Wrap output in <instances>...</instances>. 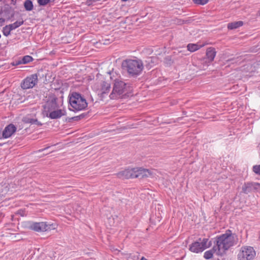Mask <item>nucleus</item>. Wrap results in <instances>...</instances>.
<instances>
[{
  "label": "nucleus",
  "mask_w": 260,
  "mask_h": 260,
  "mask_svg": "<svg viewBox=\"0 0 260 260\" xmlns=\"http://www.w3.org/2000/svg\"><path fill=\"white\" fill-rule=\"evenodd\" d=\"M21 61L22 62V64H27L32 61H33L34 58L32 56L27 55H25L21 58Z\"/></svg>",
  "instance_id": "nucleus-26"
},
{
  "label": "nucleus",
  "mask_w": 260,
  "mask_h": 260,
  "mask_svg": "<svg viewBox=\"0 0 260 260\" xmlns=\"http://www.w3.org/2000/svg\"><path fill=\"white\" fill-rule=\"evenodd\" d=\"M0 2H1L2 4H4L5 5L8 4L7 3L6 0H0Z\"/></svg>",
  "instance_id": "nucleus-49"
},
{
  "label": "nucleus",
  "mask_w": 260,
  "mask_h": 260,
  "mask_svg": "<svg viewBox=\"0 0 260 260\" xmlns=\"http://www.w3.org/2000/svg\"><path fill=\"white\" fill-rule=\"evenodd\" d=\"M192 1L195 4L204 5L209 2V0H192Z\"/></svg>",
  "instance_id": "nucleus-33"
},
{
  "label": "nucleus",
  "mask_w": 260,
  "mask_h": 260,
  "mask_svg": "<svg viewBox=\"0 0 260 260\" xmlns=\"http://www.w3.org/2000/svg\"><path fill=\"white\" fill-rule=\"evenodd\" d=\"M21 225L25 229L37 232H45V228H46V222H37L32 221H26L22 222Z\"/></svg>",
  "instance_id": "nucleus-7"
},
{
  "label": "nucleus",
  "mask_w": 260,
  "mask_h": 260,
  "mask_svg": "<svg viewBox=\"0 0 260 260\" xmlns=\"http://www.w3.org/2000/svg\"><path fill=\"white\" fill-rule=\"evenodd\" d=\"M5 7H4V12L7 15H9L11 13L12 8L8 4L5 5Z\"/></svg>",
  "instance_id": "nucleus-34"
},
{
  "label": "nucleus",
  "mask_w": 260,
  "mask_h": 260,
  "mask_svg": "<svg viewBox=\"0 0 260 260\" xmlns=\"http://www.w3.org/2000/svg\"><path fill=\"white\" fill-rule=\"evenodd\" d=\"M135 168H128L124 170L119 172L116 174L117 176L122 179H127L129 178H135Z\"/></svg>",
  "instance_id": "nucleus-9"
},
{
  "label": "nucleus",
  "mask_w": 260,
  "mask_h": 260,
  "mask_svg": "<svg viewBox=\"0 0 260 260\" xmlns=\"http://www.w3.org/2000/svg\"><path fill=\"white\" fill-rule=\"evenodd\" d=\"M158 62V57L157 56H150L147 57L145 61V66L148 69L150 70Z\"/></svg>",
  "instance_id": "nucleus-15"
},
{
  "label": "nucleus",
  "mask_w": 260,
  "mask_h": 260,
  "mask_svg": "<svg viewBox=\"0 0 260 260\" xmlns=\"http://www.w3.org/2000/svg\"><path fill=\"white\" fill-rule=\"evenodd\" d=\"M91 101H93V98H92V96H91Z\"/></svg>",
  "instance_id": "nucleus-58"
},
{
  "label": "nucleus",
  "mask_w": 260,
  "mask_h": 260,
  "mask_svg": "<svg viewBox=\"0 0 260 260\" xmlns=\"http://www.w3.org/2000/svg\"><path fill=\"white\" fill-rule=\"evenodd\" d=\"M3 12H4V10H1L0 11V16L2 15Z\"/></svg>",
  "instance_id": "nucleus-52"
},
{
  "label": "nucleus",
  "mask_w": 260,
  "mask_h": 260,
  "mask_svg": "<svg viewBox=\"0 0 260 260\" xmlns=\"http://www.w3.org/2000/svg\"><path fill=\"white\" fill-rule=\"evenodd\" d=\"M46 228H45V232L50 231L52 230H55L57 227V224L56 223H50L46 222Z\"/></svg>",
  "instance_id": "nucleus-25"
},
{
  "label": "nucleus",
  "mask_w": 260,
  "mask_h": 260,
  "mask_svg": "<svg viewBox=\"0 0 260 260\" xmlns=\"http://www.w3.org/2000/svg\"><path fill=\"white\" fill-rule=\"evenodd\" d=\"M198 241H200V243L202 244V246L205 249H206L207 248V247L206 246V244L209 241V239L208 238H203L202 239L201 238L198 239Z\"/></svg>",
  "instance_id": "nucleus-29"
},
{
  "label": "nucleus",
  "mask_w": 260,
  "mask_h": 260,
  "mask_svg": "<svg viewBox=\"0 0 260 260\" xmlns=\"http://www.w3.org/2000/svg\"><path fill=\"white\" fill-rule=\"evenodd\" d=\"M11 64L13 66H16L22 64V62L21 61V59H20L18 60L13 61Z\"/></svg>",
  "instance_id": "nucleus-39"
},
{
  "label": "nucleus",
  "mask_w": 260,
  "mask_h": 260,
  "mask_svg": "<svg viewBox=\"0 0 260 260\" xmlns=\"http://www.w3.org/2000/svg\"><path fill=\"white\" fill-rule=\"evenodd\" d=\"M90 113V111H88L87 112L83 113L81 114L80 115L78 116H76L72 117V119H73V121H78L82 119L86 118L89 117V114Z\"/></svg>",
  "instance_id": "nucleus-21"
},
{
  "label": "nucleus",
  "mask_w": 260,
  "mask_h": 260,
  "mask_svg": "<svg viewBox=\"0 0 260 260\" xmlns=\"http://www.w3.org/2000/svg\"><path fill=\"white\" fill-rule=\"evenodd\" d=\"M55 0H50V3L54 2Z\"/></svg>",
  "instance_id": "nucleus-56"
},
{
  "label": "nucleus",
  "mask_w": 260,
  "mask_h": 260,
  "mask_svg": "<svg viewBox=\"0 0 260 260\" xmlns=\"http://www.w3.org/2000/svg\"><path fill=\"white\" fill-rule=\"evenodd\" d=\"M11 31L12 30H10V28L7 25L4 26L2 30L3 35L6 37L9 36L11 34Z\"/></svg>",
  "instance_id": "nucleus-28"
},
{
  "label": "nucleus",
  "mask_w": 260,
  "mask_h": 260,
  "mask_svg": "<svg viewBox=\"0 0 260 260\" xmlns=\"http://www.w3.org/2000/svg\"><path fill=\"white\" fill-rule=\"evenodd\" d=\"M217 244L221 245L223 252H225L231 247L236 245L238 242V236L232 233L230 230H226L224 234L216 236Z\"/></svg>",
  "instance_id": "nucleus-4"
},
{
  "label": "nucleus",
  "mask_w": 260,
  "mask_h": 260,
  "mask_svg": "<svg viewBox=\"0 0 260 260\" xmlns=\"http://www.w3.org/2000/svg\"><path fill=\"white\" fill-rule=\"evenodd\" d=\"M35 74L37 75V81L38 80V77L41 78L46 75V74H44V71L43 69L39 70L37 73Z\"/></svg>",
  "instance_id": "nucleus-37"
},
{
  "label": "nucleus",
  "mask_w": 260,
  "mask_h": 260,
  "mask_svg": "<svg viewBox=\"0 0 260 260\" xmlns=\"http://www.w3.org/2000/svg\"><path fill=\"white\" fill-rule=\"evenodd\" d=\"M3 138L2 137V134H1V130L0 129V139Z\"/></svg>",
  "instance_id": "nucleus-54"
},
{
  "label": "nucleus",
  "mask_w": 260,
  "mask_h": 260,
  "mask_svg": "<svg viewBox=\"0 0 260 260\" xmlns=\"http://www.w3.org/2000/svg\"><path fill=\"white\" fill-rule=\"evenodd\" d=\"M111 89V83L108 81H103L101 84L100 91L98 93V95L103 100L105 97V94H108Z\"/></svg>",
  "instance_id": "nucleus-11"
},
{
  "label": "nucleus",
  "mask_w": 260,
  "mask_h": 260,
  "mask_svg": "<svg viewBox=\"0 0 260 260\" xmlns=\"http://www.w3.org/2000/svg\"><path fill=\"white\" fill-rule=\"evenodd\" d=\"M14 16V9H13V13L11 15V17H13Z\"/></svg>",
  "instance_id": "nucleus-51"
},
{
  "label": "nucleus",
  "mask_w": 260,
  "mask_h": 260,
  "mask_svg": "<svg viewBox=\"0 0 260 260\" xmlns=\"http://www.w3.org/2000/svg\"><path fill=\"white\" fill-rule=\"evenodd\" d=\"M213 256V254L212 253L211 251L208 250L206 251L204 254V258L206 259H209L212 258Z\"/></svg>",
  "instance_id": "nucleus-30"
},
{
  "label": "nucleus",
  "mask_w": 260,
  "mask_h": 260,
  "mask_svg": "<svg viewBox=\"0 0 260 260\" xmlns=\"http://www.w3.org/2000/svg\"><path fill=\"white\" fill-rule=\"evenodd\" d=\"M121 68L129 77L136 78L142 73L144 64L141 59H127L122 62Z\"/></svg>",
  "instance_id": "nucleus-3"
},
{
  "label": "nucleus",
  "mask_w": 260,
  "mask_h": 260,
  "mask_svg": "<svg viewBox=\"0 0 260 260\" xmlns=\"http://www.w3.org/2000/svg\"><path fill=\"white\" fill-rule=\"evenodd\" d=\"M216 54V51L215 48L211 47L208 48L206 52V57L205 58L206 62H211L213 61Z\"/></svg>",
  "instance_id": "nucleus-16"
},
{
  "label": "nucleus",
  "mask_w": 260,
  "mask_h": 260,
  "mask_svg": "<svg viewBox=\"0 0 260 260\" xmlns=\"http://www.w3.org/2000/svg\"><path fill=\"white\" fill-rule=\"evenodd\" d=\"M69 110L74 112L85 110L88 107V103L81 93L73 91L68 96Z\"/></svg>",
  "instance_id": "nucleus-2"
},
{
  "label": "nucleus",
  "mask_w": 260,
  "mask_h": 260,
  "mask_svg": "<svg viewBox=\"0 0 260 260\" xmlns=\"http://www.w3.org/2000/svg\"><path fill=\"white\" fill-rule=\"evenodd\" d=\"M239 58V57H237L236 58H235L234 57L230 58L227 60V62H231V61H235V60L238 59Z\"/></svg>",
  "instance_id": "nucleus-47"
},
{
  "label": "nucleus",
  "mask_w": 260,
  "mask_h": 260,
  "mask_svg": "<svg viewBox=\"0 0 260 260\" xmlns=\"http://www.w3.org/2000/svg\"><path fill=\"white\" fill-rule=\"evenodd\" d=\"M33 120H34V118H31L30 116L29 115H27L23 117L22 119V121L23 123H27V124L29 123L30 124H32Z\"/></svg>",
  "instance_id": "nucleus-27"
},
{
  "label": "nucleus",
  "mask_w": 260,
  "mask_h": 260,
  "mask_svg": "<svg viewBox=\"0 0 260 260\" xmlns=\"http://www.w3.org/2000/svg\"><path fill=\"white\" fill-rule=\"evenodd\" d=\"M57 98L54 93L49 94L45 104L43 106L44 110L42 113L43 115L59 107L57 103Z\"/></svg>",
  "instance_id": "nucleus-5"
},
{
  "label": "nucleus",
  "mask_w": 260,
  "mask_h": 260,
  "mask_svg": "<svg viewBox=\"0 0 260 260\" xmlns=\"http://www.w3.org/2000/svg\"><path fill=\"white\" fill-rule=\"evenodd\" d=\"M259 15H260V10L258 11Z\"/></svg>",
  "instance_id": "nucleus-60"
},
{
  "label": "nucleus",
  "mask_w": 260,
  "mask_h": 260,
  "mask_svg": "<svg viewBox=\"0 0 260 260\" xmlns=\"http://www.w3.org/2000/svg\"><path fill=\"white\" fill-rule=\"evenodd\" d=\"M244 22L242 21H234L228 23L227 27L229 30H233L242 26Z\"/></svg>",
  "instance_id": "nucleus-19"
},
{
  "label": "nucleus",
  "mask_w": 260,
  "mask_h": 260,
  "mask_svg": "<svg viewBox=\"0 0 260 260\" xmlns=\"http://www.w3.org/2000/svg\"><path fill=\"white\" fill-rule=\"evenodd\" d=\"M50 147V146H48V147H46L44 148H43V149H40L38 151H37L36 152V153H40V152H44L45 151V153H43V155L44 156V155H47L48 154L50 153H51L53 151H49V152H47L46 151Z\"/></svg>",
  "instance_id": "nucleus-32"
},
{
  "label": "nucleus",
  "mask_w": 260,
  "mask_h": 260,
  "mask_svg": "<svg viewBox=\"0 0 260 260\" xmlns=\"http://www.w3.org/2000/svg\"><path fill=\"white\" fill-rule=\"evenodd\" d=\"M189 250L192 252L198 253L203 252L205 249L198 240L189 245Z\"/></svg>",
  "instance_id": "nucleus-14"
},
{
  "label": "nucleus",
  "mask_w": 260,
  "mask_h": 260,
  "mask_svg": "<svg viewBox=\"0 0 260 260\" xmlns=\"http://www.w3.org/2000/svg\"><path fill=\"white\" fill-rule=\"evenodd\" d=\"M26 211L25 209H20L15 212L16 215H20L22 217L26 216Z\"/></svg>",
  "instance_id": "nucleus-36"
},
{
  "label": "nucleus",
  "mask_w": 260,
  "mask_h": 260,
  "mask_svg": "<svg viewBox=\"0 0 260 260\" xmlns=\"http://www.w3.org/2000/svg\"><path fill=\"white\" fill-rule=\"evenodd\" d=\"M37 83V75L32 74L23 80L21 83V87L23 89H27L34 87Z\"/></svg>",
  "instance_id": "nucleus-8"
},
{
  "label": "nucleus",
  "mask_w": 260,
  "mask_h": 260,
  "mask_svg": "<svg viewBox=\"0 0 260 260\" xmlns=\"http://www.w3.org/2000/svg\"><path fill=\"white\" fill-rule=\"evenodd\" d=\"M61 109L57 108L48 113H46V114L44 115L51 119H57L61 117Z\"/></svg>",
  "instance_id": "nucleus-17"
},
{
  "label": "nucleus",
  "mask_w": 260,
  "mask_h": 260,
  "mask_svg": "<svg viewBox=\"0 0 260 260\" xmlns=\"http://www.w3.org/2000/svg\"><path fill=\"white\" fill-rule=\"evenodd\" d=\"M99 0H86V5L88 6H90L93 5V3H96Z\"/></svg>",
  "instance_id": "nucleus-38"
},
{
  "label": "nucleus",
  "mask_w": 260,
  "mask_h": 260,
  "mask_svg": "<svg viewBox=\"0 0 260 260\" xmlns=\"http://www.w3.org/2000/svg\"><path fill=\"white\" fill-rule=\"evenodd\" d=\"M39 6L45 7L50 3V0H37Z\"/></svg>",
  "instance_id": "nucleus-31"
},
{
  "label": "nucleus",
  "mask_w": 260,
  "mask_h": 260,
  "mask_svg": "<svg viewBox=\"0 0 260 260\" xmlns=\"http://www.w3.org/2000/svg\"><path fill=\"white\" fill-rule=\"evenodd\" d=\"M107 74L109 76L110 79L113 80V77L114 76L113 70L109 71L107 72Z\"/></svg>",
  "instance_id": "nucleus-42"
},
{
  "label": "nucleus",
  "mask_w": 260,
  "mask_h": 260,
  "mask_svg": "<svg viewBox=\"0 0 260 260\" xmlns=\"http://www.w3.org/2000/svg\"><path fill=\"white\" fill-rule=\"evenodd\" d=\"M1 10H3V7H1V6H0V11H1Z\"/></svg>",
  "instance_id": "nucleus-57"
},
{
  "label": "nucleus",
  "mask_w": 260,
  "mask_h": 260,
  "mask_svg": "<svg viewBox=\"0 0 260 260\" xmlns=\"http://www.w3.org/2000/svg\"><path fill=\"white\" fill-rule=\"evenodd\" d=\"M187 50L190 52H193L198 50H199L201 48V46L197 44H188L187 46Z\"/></svg>",
  "instance_id": "nucleus-23"
},
{
  "label": "nucleus",
  "mask_w": 260,
  "mask_h": 260,
  "mask_svg": "<svg viewBox=\"0 0 260 260\" xmlns=\"http://www.w3.org/2000/svg\"><path fill=\"white\" fill-rule=\"evenodd\" d=\"M213 243L214 244V246L210 250L211 251L213 254L216 253L218 255H222L223 253V252H221V250H222V246L221 245H218L217 244V239L216 238H215V240Z\"/></svg>",
  "instance_id": "nucleus-18"
},
{
  "label": "nucleus",
  "mask_w": 260,
  "mask_h": 260,
  "mask_svg": "<svg viewBox=\"0 0 260 260\" xmlns=\"http://www.w3.org/2000/svg\"><path fill=\"white\" fill-rule=\"evenodd\" d=\"M257 184L259 185H255L256 188L257 189H255V192H260V183L257 182Z\"/></svg>",
  "instance_id": "nucleus-44"
},
{
  "label": "nucleus",
  "mask_w": 260,
  "mask_h": 260,
  "mask_svg": "<svg viewBox=\"0 0 260 260\" xmlns=\"http://www.w3.org/2000/svg\"><path fill=\"white\" fill-rule=\"evenodd\" d=\"M252 171L255 174L260 175V165L253 166Z\"/></svg>",
  "instance_id": "nucleus-35"
},
{
  "label": "nucleus",
  "mask_w": 260,
  "mask_h": 260,
  "mask_svg": "<svg viewBox=\"0 0 260 260\" xmlns=\"http://www.w3.org/2000/svg\"><path fill=\"white\" fill-rule=\"evenodd\" d=\"M255 251L251 246H243L238 254V260H252L255 256Z\"/></svg>",
  "instance_id": "nucleus-6"
},
{
  "label": "nucleus",
  "mask_w": 260,
  "mask_h": 260,
  "mask_svg": "<svg viewBox=\"0 0 260 260\" xmlns=\"http://www.w3.org/2000/svg\"><path fill=\"white\" fill-rule=\"evenodd\" d=\"M24 23V21L22 20L21 21H16L13 23L7 25L10 28V30H13L21 25H22Z\"/></svg>",
  "instance_id": "nucleus-22"
},
{
  "label": "nucleus",
  "mask_w": 260,
  "mask_h": 260,
  "mask_svg": "<svg viewBox=\"0 0 260 260\" xmlns=\"http://www.w3.org/2000/svg\"><path fill=\"white\" fill-rule=\"evenodd\" d=\"M17 131L16 126L13 123L7 125L3 130L2 137L3 139H7L11 137Z\"/></svg>",
  "instance_id": "nucleus-10"
},
{
  "label": "nucleus",
  "mask_w": 260,
  "mask_h": 260,
  "mask_svg": "<svg viewBox=\"0 0 260 260\" xmlns=\"http://www.w3.org/2000/svg\"><path fill=\"white\" fill-rule=\"evenodd\" d=\"M61 113L62 114H61V117L62 116H64L67 114V113H66V111L65 110H63L62 109H61Z\"/></svg>",
  "instance_id": "nucleus-48"
},
{
  "label": "nucleus",
  "mask_w": 260,
  "mask_h": 260,
  "mask_svg": "<svg viewBox=\"0 0 260 260\" xmlns=\"http://www.w3.org/2000/svg\"><path fill=\"white\" fill-rule=\"evenodd\" d=\"M164 62L166 66L170 67L174 63V60L171 56L168 55L164 58Z\"/></svg>",
  "instance_id": "nucleus-24"
},
{
  "label": "nucleus",
  "mask_w": 260,
  "mask_h": 260,
  "mask_svg": "<svg viewBox=\"0 0 260 260\" xmlns=\"http://www.w3.org/2000/svg\"><path fill=\"white\" fill-rule=\"evenodd\" d=\"M63 121L64 122L67 123H71L73 121L72 117H66Z\"/></svg>",
  "instance_id": "nucleus-43"
},
{
  "label": "nucleus",
  "mask_w": 260,
  "mask_h": 260,
  "mask_svg": "<svg viewBox=\"0 0 260 260\" xmlns=\"http://www.w3.org/2000/svg\"><path fill=\"white\" fill-rule=\"evenodd\" d=\"M121 1H123V2H126V1H127L128 0H121Z\"/></svg>",
  "instance_id": "nucleus-59"
},
{
  "label": "nucleus",
  "mask_w": 260,
  "mask_h": 260,
  "mask_svg": "<svg viewBox=\"0 0 260 260\" xmlns=\"http://www.w3.org/2000/svg\"><path fill=\"white\" fill-rule=\"evenodd\" d=\"M2 195L0 193V201L2 200Z\"/></svg>",
  "instance_id": "nucleus-55"
},
{
  "label": "nucleus",
  "mask_w": 260,
  "mask_h": 260,
  "mask_svg": "<svg viewBox=\"0 0 260 260\" xmlns=\"http://www.w3.org/2000/svg\"><path fill=\"white\" fill-rule=\"evenodd\" d=\"M5 22V19L3 18H0V26H2L3 23Z\"/></svg>",
  "instance_id": "nucleus-46"
},
{
  "label": "nucleus",
  "mask_w": 260,
  "mask_h": 260,
  "mask_svg": "<svg viewBox=\"0 0 260 260\" xmlns=\"http://www.w3.org/2000/svg\"><path fill=\"white\" fill-rule=\"evenodd\" d=\"M255 185H259L257 184V182H245L242 186V191L245 194H248V193L251 192L252 191L255 192V189H257L255 187Z\"/></svg>",
  "instance_id": "nucleus-13"
},
{
  "label": "nucleus",
  "mask_w": 260,
  "mask_h": 260,
  "mask_svg": "<svg viewBox=\"0 0 260 260\" xmlns=\"http://www.w3.org/2000/svg\"><path fill=\"white\" fill-rule=\"evenodd\" d=\"M23 6L26 11H31L34 9V5L31 0H25L23 3Z\"/></svg>",
  "instance_id": "nucleus-20"
},
{
  "label": "nucleus",
  "mask_w": 260,
  "mask_h": 260,
  "mask_svg": "<svg viewBox=\"0 0 260 260\" xmlns=\"http://www.w3.org/2000/svg\"><path fill=\"white\" fill-rule=\"evenodd\" d=\"M140 260H148V259H147L146 258H145L144 257H143H143L141 258V259H140Z\"/></svg>",
  "instance_id": "nucleus-53"
},
{
  "label": "nucleus",
  "mask_w": 260,
  "mask_h": 260,
  "mask_svg": "<svg viewBox=\"0 0 260 260\" xmlns=\"http://www.w3.org/2000/svg\"><path fill=\"white\" fill-rule=\"evenodd\" d=\"M135 178H138L142 179L148 177L151 175L149 170L142 168H135Z\"/></svg>",
  "instance_id": "nucleus-12"
},
{
  "label": "nucleus",
  "mask_w": 260,
  "mask_h": 260,
  "mask_svg": "<svg viewBox=\"0 0 260 260\" xmlns=\"http://www.w3.org/2000/svg\"><path fill=\"white\" fill-rule=\"evenodd\" d=\"M133 88L131 84L119 79L114 80L112 91L109 95L111 100L126 99L133 95Z\"/></svg>",
  "instance_id": "nucleus-1"
},
{
  "label": "nucleus",
  "mask_w": 260,
  "mask_h": 260,
  "mask_svg": "<svg viewBox=\"0 0 260 260\" xmlns=\"http://www.w3.org/2000/svg\"><path fill=\"white\" fill-rule=\"evenodd\" d=\"M32 124H36L38 126H41L43 125V124L41 122L39 121L36 118H34Z\"/></svg>",
  "instance_id": "nucleus-41"
},
{
  "label": "nucleus",
  "mask_w": 260,
  "mask_h": 260,
  "mask_svg": "<svg viewBox=\"0 0 260 260\" xmlns=\"http://www.w3.org/2000/svg\"><path fill=\"white\" fill-rule=\"evenodd\" d=\"M212 245V241H208L207 244H206V246L207 247V248H209Z\"/></svg>",
  "instance_id": "nucleus-45"
},
{
  "label": "nucleus",
  "mask_w": 260,
  "mask_h": 260,
  "mask_svg": "<svg viewBox=\"0 0 260 260\" xmlns=\"http://www.w3.org/2000/svg\"><path fill=\"white\" fill-rule=\"evenodd\" d=\"M11 4L13 5H15L16 4V1L17 0H11Z\"/></svg>",
  "instance_id": "nucleus-50"
},
{
  "label": "nucleus",
  "mask_w": 260,
  "mask_h": 260,
  "mask_svg": "<svg viewBox=\"0 0 260 260\" xmlns=\"http://www.w3.org/2000/svg\"><path fill=\"white\" fill-rule=\"evenodd\" d=\"M100 42L101 44H103L104 45H108L110 43V39H103L102 40H100Z\"/></svg>",
  "instance_id": "nucleus-40"
}]
</instances>
